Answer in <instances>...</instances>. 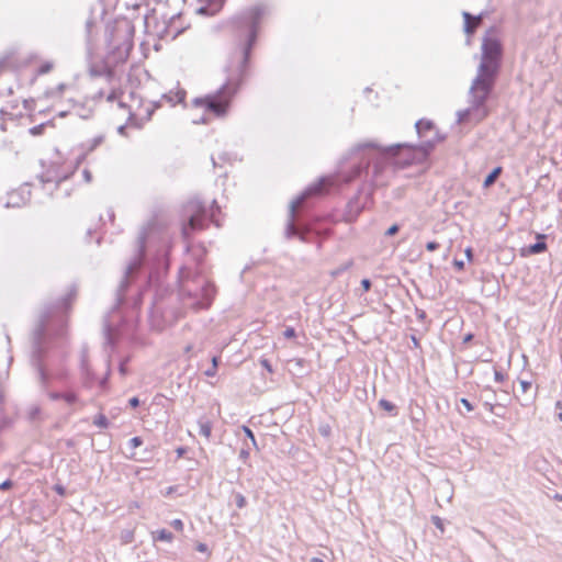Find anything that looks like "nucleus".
Listing matches in <instances>:
<instances>
[{"label": "nucleus", "mask_w": 562, "mask_h": 562, "mask_svg": "<svg viewBox=\"0 0 562 562\" xmlns=\"http://www.w3.org/2000/svg\"><path fill=\"white\" fill-rule=\"evenodd\" d=\"M140 405L138 396H133L128 400V406L131 408H137Z\"/></svg>", "instance_id": "48"}, {"label": "nucleus", "mask_w": 562, "mask_h": 562, "mask_svg": "<svg viewBox=\"0 0 562 562\" xmlns=\"http://www.w3.org/2000/svg\"><path fill=\"white\" fill-rule=\"evenodd\" d=\"M503 168L501 166L494 167L484 178L483 188L492 187L497 178L502 175Z\"/></svg>", "instance_id": "18"}, {"label": "nucleus", "mask_w": 562, "mask_h": 562, "mask_svg": "<svg viewBox=\"0 0 562 562\" xmlns=\"http://www.w3.org/2000/svg\"><path fill=\"white\" fill-rule=\"evenodd\" d=\"M454 266L461 270L463 268V261L454 260Z\"/></svg>", "instance_id": "62"}, {"label": "nucleus", "mask_w": 562, "mask_h": 562, "mask_svg": "<svg viewBox=\"0 0 562 562\" xmlns=\"http://www.w3.org/2000/svg\"><path fill=\"white\" fill-rule=\"evenodd\" d=\"M546 248H524L522 249V256H528V255H531V254H538L542 250H544Z\"/></svg>", "instance_id": "47"}, {"label": "nucleus", "mask_w": 562, "mask_h": 562, "mask_svg": "<svg viewBox=\"0 0 562 562\" xmlns=\"http://www.w3.org/2000/svg\"><path fill=\"white\" fill-rule=\"evenodd\" d=\"M270 12L271 5L260 1L232 18L234 42L240 52L236 70L215 92L194 98L193 106L203 108L217 117H224L228 113L234 97L249 77L252 53L259 40L261 23Z\"/></svg>", "instance_id": "3"}, {"label": "nucleus", "mask_w": 562, "mask_h": 562, "mask_svg": "<svg viewBox=\"0 0 562 562\" xmlns=\"http://www.w3.org/2000/svg\"><path fill=\"white\" fill-rule=\"evenodd\" d=\"M212 1L215 3V5H218V8L221 10L223 9V7H224V4L226 2V0H212Z\"/></svg>", "instance_id": "60"}, {"label": "nucleus", "mask_w": 562, "mask_h": 562, "mask_svg": "<svg viewBox=\"0 0 562 562\" xmlns=\"http://www.w3.org/2000/svg\"><path fill=\"white\" fill-rule=\"evenodd\" d=\"M419 138L418 144L396 143L382 145L375 139H364L353 144V179L366 173L374 186L386 184L384 172L387 167L404 169L412 165L425 162L438 143L446 135L436 130L431 120L420 119L415 123Z\"/></svg>", "instance_id": "2"}, {"label": "nucleus", "mask_w": 562, "mask_h": 562, "mask_svg": "<svg viewBox=\"0 0 562 562\" xmlns=\"http://www.w3.org/2000/svg\"><path fill=\"white\" fill-rule=\"evenodd\" d=\"M199 434L205 438H210L212 434V423L206 417H201L198 420Z\"/></svg>", "instance_id": "19"}, {"label": "nucleus", "mask_w": 562, "mask_h": 562, "mask_svg": "<svg viewBox=\"0 0 562 562\" xmlns=\"http://www.w3.org/2000/svg\"><path fill=\"white\" fill-rule=\"evenodd\" d=\"M222 10L218 8V5H215V3L212 0H207L205 1V4L199 7L195 10V13L198 15L210 18L218 14Z\"/></svg>", "instance_id": "13"}, {"label": "nucleus", "mask_w": 562, "mask_h": 562, "mask_svg": "<svg viewBox=\"0 0 562 562\" xmlns=\"http://www.w3.org/2000/svg\"><path fill=\"white\" fill-rule=\"evenodd\" d=\"M88 153L83 150L75 160L74 171L78 169V167L85 161Z\"/></svg>", "instance_id": "41"}, {"label": "nucleus", "mask_w": 562, "mask_h": 562, "mask_svg": "<svg viewBox=\"0 0 562 562\" xmlns=\"http://www.w3.org/2000/svg\"><path fill=\"white\" fill-rule=\"evenodd\" d=\"M218 213H221V207L216 199L212 200L210 206L199 198L189 200L182 206L179 228L184 246H193L191 243L193 235L209 227L211 223L220 226L216 221V214Z\"/></svg>", "instance_id": "7"}, {"label": "nucleus", "mask_w": 562, "mask_h": 562, "mask_svg": "<svg viewBox=\"0 0 562 562\" xmlns=\"http://www.w3.org/2000/svg\"><path fill=\"white\" fill-rule=\"evenodd\" d=\"M77 288L71 285L69 291L54 302L45 304L36 326L32 331L31 366L35 369L43 390H47L52 380L66 381L68 373L65 369L54 371L47 368L45 361L55 340L61 339L66 333V314L71 308Z\"/></svg>", "instance_id": "4"}, {"label": "nucleus", "mask_w": 562, "mask_h": 562, "mask_svg": "<svg viewBox=\"0 0 562 562\" xmlns=\"http://www.w3.org/2000/svg\"><path fill=\"white\" fill-rule=\"evenodd\" d=\"M345 221L348 222L351 218V198L347 200L345 205Z\"/></svg>", "instance_id": "36"}, {"label": "nucleus", "mask_w": 562, "mask_h": 562, "mask_svg": "<svg viewBox=\"0 0 562 562\" xmlns=\"http://www.w3.org/2000/svg\"><path fill=\"white\" fill-rule=\"evenodd\" d=\"M170 525L177 531H182L184 528L183 521L179 518L173 519Z\"/></svg>", "instance_id": "42"}, {"label": "nucleus", "mask_w": 562, "mask_h": 562, "mask_svg": "<svg viewBox=\"0 0 562 562\" xmlns=\"http://www.w3.org/2000/svg\"><path fill=\"white\" fill-rule=\"evenodd\" d=\"M351 182V165L349 162V151L345 154L339 161L334 173L321 176L317 180L308 184L295 199L289 203L288 221L284 228L286 239L297 237L302 243H308L306 234L300 232L294 224L296 206L304 203V207L312 210L315 202L327 194L340 192Z\"/></svg>", "instance_id": "5"}, {"label": "nucleus", "mask_w": 562, "mask_h": 562, "mask_svg": "<svg viewBox=\"0 0 562 562\" xmlns=\"http://www.w3.org/2000/svg\"><path fill=\"white\" fill-rule=\"evenodd\" d=\"M65 89H66V85L61 82L48 93L50 97L60 95Z\"/></svg>", "instance_id": "39"}, {"label": "nucleus", "mask_w": 562, "mask_h": 562, "mask_svg": "<svg viewBox=\"0 0 562 562\" xmlns=\"http://www.w3.org/2000/svg\"><path fill=\"white\" fill-rule=\"evenodd\" d=\"M176 233L177 228L172 227L161 213L155 212L140 226L135 246H175Z\"/></svg>", "instance_id": "9"}, {"label": "nucleus", "mask_w": 562, "mask_h": 562, "mask_svg": "<svg viewBox=\"0 0 562 562\" xmlns=\"http://www.w3.org/2000/svg\"><path fill=\"white\" fill-rule=\"evenodd\" d=\"M121 94H122V92H121V91H119V90H112V91L106 95V100H108L109 102H114V101H116V100H119V99H120Z\"/></svg>", "instance_id": "40"}, {"label": "nucleus", "mask_w": 562, "mask_h": 562, "mask_svg": "<svg viewBox=\"0 0 562 562\" xmlns=\"http://www.w3.org/2000/svg\"><path fill=\"white\" fill-rule=\"evenodd\" d=\"M133 538H134V532L133 531H127L124 536H123V540L125 543H128V542H132L133 541Z\"/></svg>", "instance_id": "54"}, {"label": "nucleus", "mask_w": 562, "mask_h": 562, "mask_svg": "<svg viewBox=\"0 0 562 562\" xmlns=\"http://www.w3.org/2000/svg\"><path fill=\"white\" fill-rule=\"evenodd\" d=\"M117 105L120 109H130L128 104L121 100L117 101Z\"/></svg>", "instance_id": "61"}, {"label": "nucleus", "mask_w": 562, "mask_h": 562, "mask_svg": "<svg viewBox=\"0 0 562 562\" xmlns=\"http://www.w3.org/2000/svg\"><path fill=\"white\" fill-rule=\"evenodd\" d=\"M143 442V438L139 436H135L128 440V447L132 450L131 454L128 456L130 459H133L138 462H144L148 459L147 457L137 458L136 452L134 451L136 448L140 447Z\"/></svg>", "instance_id": "17"}, {"label": "nucleus", "mask_w": 562, "mask_h": 562, "mask_svg": "<svg viewBox=\"0 0 562 562\" xmlns=\"http://www.w3.org/2000/svg\"><path fill=\"white\" fill-rule=\"evenodd\" d=\"M41 414L40 406H32L29 411V419L34 422Z\"/></svg>", "instance_id": "33"}, {"label": "nucleus", "mask_w": 562, "mask_h": 562, "mask_svg": "<svg viewBox=\"0 0 562 562\" xmlns=\"http://www.w3.org/2000/svg\"><path fill=\"white\" fill-rule=\"evenodd\" d=\"M187 92L183 89L178 90L173 97L165 95L166 99L171 102L172 105L184 103Z\"/></svg>", "instance_id": "23"}, {"label": "nucleus", "mask_w": 562, "mask_h": 562, "mask_svg": "<svg viewBox=\"0 0 562 562\" xmlns=\"http://www.w3.org/2000/svg\"><path fill=\"white\" fill-rule=\"evenodd\" d=\"M188 451V447L186 446H179L177 449H176V453H177V457L178 458H182Z\"/></svg>", "instance_id": "52"}, {"label": "nucleus", "mask_w": 562, "mask_h": 562, "mask_svg": "<svg viewBox=\"0 0 562 562\" xmlns=\"http://www.w3.org/2000/svg\"><path fill=\"white\" fill-rule=\"evenodd\" d=\"M93 425L99 428L106 429L110 426V420L104 414L100 413L94 416Z\"/></svg>", "instance_id": "26"}, {"label": "nucleus", "mask_w": 562, "mask_h": 562, "mask_svg": "<svg viewBox=\"0 0 562 562\" xmlns=\"http://www.w3.org/2000/svg\"><path fill=\"white\" fill-rule=\"evenodd\" d=\"M117 133H119L120 135H125V134H126V125H125V124L120 125V126L117 127Z\"/></svg>", "instance_id": "59"}, {"label": "nucleus", "mask_w": 562, "mask_h": 562, "mask_svg": "<svg viewBox=\"0 0 562 562\" xmlns=\"http://www.w3.org/2000/svg\"><path fill=\"white\" fill-rule=\"evenodd\" d=\"M14 485V482L11 479L4 480L2 483H0V491L5 492L12 488Z\"/></svg>", "instance_id": "37"}, {"label": "nucleus", "mask_w": 562, "mask_h": 562, "mask_svg": "<svg viewBox=\"0 0 562 562\" xmlns=\"http://www.w3.org/2000/svg\"><path fill=\"white\" fill-rule=\"evenodd\" d=\"M171 248H136V254L127 263L124 277L116 290L115 304L104 318V351L108 353L106 371L98 380L102 390L109 387L111 375V357L116 348L114 329L124 331L133 327L137 319L138 310L143 303L144 292L154 290L149 308L151 329L162 331L175 324L181 316V310L176 305L181 301L184 306L195 311L211 307L216 295L215 284L201 274V261L196 262L195 272L191 268H179V290L175 294L164 284V277L170 267Z\"/></svg>", "instance_id": "1"}, {"label": "nucleus", "mask_w": 562, "mask_h": 562, "mask_svg": "<svg viewBox=\"0 0 562 562\" xmlns=\"http://www.w3.org/2000/svg\"><path fill=\"white\" fill-rule=\"evenodd\" d=\"M460 402L467 408L468 412L473 411V405L467 398H461Z\"/></svg>", "instance_id": "55"}, {"label": "nucleus", "mask_w": 562, "mask_h": 562, "mask_svg": "<svg viewBox=\"0 0 562 562\" xmlns=\"http://www.w3.org/2000/svg\"><path fill=\"white\" fill-rule=\"evenodd\" d=\"M241 430L244 431L245 436L250 439L252 447L258 450L259 448L254 431L246 425L241 426Z\"/></svg>", "instance_id": "30"}, {"label": "nucleus", "mask_w": 562, "mask_h": 562, "mask_svg": "<svg viewBox=\"0 0 562 562\" xmlns=\"http://www.w3.org/2000/svg\"><path fill=\"white\" fill-rule=\"evenodd\" d=\"M283 336H284V338H286V339L295 338V337H296V330H295V328H294V327H291V326L286 327V328L284 329V331H283Z\"/></svg>", "instance_id": "35"}, {"label": "nucleus", "mask_w": 562, "mask_h": 562, "mask_svg": "<svg viewBox=\"0 0 562 562\" xmlns=\"http://www.w3.org/2000/svg\"><path fill=\"white\" fill-rule=\"evenodd\" d=\"M154 541L171 542L173 540V533L167 529H159L153 532Z\"/></svg>", "instance_id": "21"}, {"label": "nucleus", "mask_w": 562, "mask_h": 562, "mask_svg": "<svg viewBox=\"0 0 562 562\" xmlns=\"http://www.w3.org/2000/svg\"><path fill=\"white\" fill-rule=\"evenodd\" d=\"M196 551L201 552V553H206L207 555L211 554V551L209 550V547L206 543L204 542H199L195 547Z\"/></svg>", "instance_id": "45"}, {"label": "nucleus", "mask_w": 562, "mask_h": 562, "mask_svg": "<svg viewBox=\"0 0 562 562\" xmlns=\"http://www.w3.org/2000/svg\"><path fill=\"white\" fill-rule=\"evenodd\" d=\"M131 360V357L130 356H126L124 358H122L119 362V373L122 375V376H125L127 375L128 373V368H127V364Z\"/></svg>", "instance_id": "27"}, {"label": "nucleus", "mask_w": 562, "mask_h": 562, "mask_svg": "<svg viewBox=\"0 0 562 562\" xmlns=\"http://www.w3.org/2000/svg\"><path fill=\"white\" fill-rule=\"evenodd\" d=\"M234 498L237 508L241 509L247 505V499L241 493H234Z\"/></svg>", "instance_id": "32"}, {"label": "nucleus", "mask_w": 562, "mask_h": 562, "mask_svg": "<svg viewBox=\"0 0 562 562\" xmlns=\"http://www.w3.org/2000/svg\"><path fill=\"white\" fill-rule=\"evenodd\" d=\"M46 126H54V121L53 120H48L46 122H43L41 124H37L33 127H31L29 130V133L32 135V136H40L44 133Z\"/></svg>", "instance_id": "22"}, {"label": "nucleus", "mask_w": 562, "mask_h": 562, "mask_svg": "<svg viewBox=\"0 0 562 562\" xmlns=\"http://www.w3.org/2000/svg\"><path fill=\"white\" fill-rule=\"evenodd\" d=\"M53 490L56 494H58L59 496H65L67 494V490L64 485L61 484H55L53 486Z\"/></svg>", "instance_id": "43"}, {"label": "nucleus", "mask_w": 562, "mask_h": 562, "mask_svg": "<svg viewBox=\"0 0 562 562\" xmlns=\"http://www.w3.org/2000/svg\"><path fill=\"white\" fill-rule=\"evenodd\" d=\"M74 106H78L77 115L82 120H89L93 115V108L87 106L86 103H78L74 99L68 100Z\"/></svg>", "instance_id": "16"}, {"label": "nucleus", "mask_w": 562, "mask_h": 562, "mask_svg": "<svg viewBox=\"0 0 562 562\" xmlns=\"http://www.w3.org/2000/svg\"><path fill=\"white\" fill-rule=\"evenodd\" d=\"M9 425V420L8 419H3L1 423H0V430H2L5 426Z\"/></svg>", "instance_id": "63"}, {"label": "nucleus", "mask_w": 562, "mask_h": 562, "mask_svg": "<svg viewBox=\"0 0 562 562\" xmlns=\"http://www.w3.org/2000/svg\"><path fill=\"white\" fill-rule=\"evenodd\" d=\"M87 234H88L89 236H90V235H92V234H94V235H95V239H94V241H95L98 245H100V244H101V241H102V236H101V235H99V234L97 233V231H92L91 228H88V229H87Z\"/></svg>", "instance_id": "51"}, {"label": "nucleus", "mask_w": 562, "mask_h": 562, "mask_svg": "<svg viewBox=\"0 0 562 562\" xmlns=\"http://www.w3.org/2000/svg\"><path fill=\"white\" fill-rule=\"evenodd\" d=\"M249 449L248 448H243L240 451H239V460H241L244 463H246V461L248 460L249 458Z\"/></svg>", "instance_id": "46"}, {"label": "nucleus", "mask_w": 562, "mask_h": 562, "mask_svg": "<svg viewBox=\"0 0 562 562\" xmlns=\"http://www.w3.org/2000/svg\"><path fill=\"white\" fill-rule=\"evenodd\" d=\"M310 562H325L323 559L314 557L310 560Z\"/></svg>", "instance_id": "64"}, {"label": "nucleus", "mask_w": 562, "mask_h": 562, "mask_svg": "<svg viewBox=\"0 0 562 562\" xmlns=\"http://www.w3.org/2000/svg\"><path fill=\"white\" fill-rule=\"evenodd\" d=\"M104 95V91L103 90H99L91 99L92 101L94 102H98L99 100H101Z\"/></svg>", "instance_id": "57"}, {"label": "nucleus", "mask_w": 562, "mask_h": 562, "mask_svg": "<svg viewBox=\"0 0 562 562\" xmlns=\"http://www.w3.org/2000/svg\"><path fill=\"white\" fill-rule=\"evenodd\" d=\"M401 229V225L397 223H394L391 225L384 233L385 236H394L396 235Z\"/></svg>", "instance_id": "34"}, {"label": "nucleus", "mask_w": 562, "mask_h": 562, "mask_svg": "<svg viewBox=\"0 0 562 562\" xmlns=\"http://www.w3.org/2000/svg\"><path fill=\"white\" fill-rule=\"evenodd\" d=\"M31 184L29 182L23 183L20 188L12 190L8 193V201L4 203V207L19 209L29 203L31 200Z\"/></svg>", "instance_id": "10"}, {"label": "nucleus", "mask_w": 562, "mask_h": 562, "mask_svg": "<svg viewBox=\"0 0 562 562\" xmlns=\"http://www.w3.org/2000/svg\"><path fill=\"white\" fill-rule=\"evenodd\" d=\"M192 123L195 124V125L207 124L209 123V117L205 116V115H201L199 119H193Z\"/></svg>", "instance_id": "50"}, {"label": "nucleus", "mask_w": 562, "mask_h": 562, "mask_svg": "<svg viewBox=\"0 0 562 562\" xmlns=\"http://www.w3.org/2000/svg\"><path fill=\"white\" fill-rule=\"evenodd\" d=\"M53 69V63L52 61H44L42 63L38 68L36 69L35 76H43L48 74Z\"/></svg>", "instance_id": "28"}, {"label": "nucleus", "mask_w": 562, "mask_h": 562, "mask_svg": "<svg viewBox=\"0 0 562 562\" xmlns=\"http://www.w3.org/2000/svg\"><path fill=\"white\" fill-rule=\"evenodd\" d=\"M482 15H483V13H480L479 15H472L471 13H469L467 11L462 12V16H463V32L468 36L473 35L475 33V29H476V26L474 24H471V20L477 21L479 19L482 18Z\"/></svg>", "instance_id": "14"}, {"label": "nucleus", "mask_w": 562, "mask_h": 562, "mask_svg": "<svg viewBox=\"0 0 562 562\" xmlns=\"http://www.w3.org/2000/svg\"><path fill=\"white\" fill-rule=\"evenodd\" d=\"M211 361H212V366L204 371V375H206L209 378H212V376L216 375L217 368H218V364L221 362V357L220 356H213Z\"/></svg>", "instance_id": "24"}, {"label": "nucleus", "mask_w": 562, "mask_h": 562, "mask_svg": "<svg viewBox=\"0 0 562 562\" xmlns=\"http://www.w3.org/2000/svg\"><path fill=\"white\" fill-rule=\"evenodd\" d=\"M361 286H362L363 292L369 291V290H370V286H371V282H370V280H368V279H363V280L361 281Z\"/></svg>", "instance_id": "56"}, {"label": "nucleus", "mask_w": 562, "mask_h": 562, "mask_svg": "<svg viewBox=\"0 0 562 562\" xmlns=\"http://www.w3.org/2000/svg\"><path fill=\"white\" fill-rule=\"evenodd\" d=\"M90 14H93V9L91 8L90 9ZM95 25V20L92 15H90L87 21H86V25H85V30H86V37H87V42L89 43L91 41V35H92V29L94 27Z\"/></svg>", "instance_id": "25"}, {"label": "nucleus", "mask_w": 562, "mask_h": 562, "mask_svg": "<svg viewBox=\"0 0 562 562\" xmlns=\"http://www.w3.org/2000/svg\"><path fill=\"white\" fill-rule=\"evenodd\" d=\"M135 26L127 18H117L105 26V43L114 63H125L134 47Z\"/></svg>", "instance_id": "8"}, {"label": "nucleus", "mask_w": 562, "mask_h": 562, "mask_svg": "<svg viewBox=\"0 0 562 562\" xmlns=\"http://www.w3.org/2000/svg\"><path fill=\"white\" fill-rule=\"evenodd\" d=\"M544 238H546V235H542V234L538 235L537 241L533 244H530L529 246H547Z\"/></svg>", "instance_id": "49"}, {"label": "nucleus", "mask_w": 562, "mask_h": 562, "mask_svg": "<svg viewBox=\"0 0 562 562\" xmlns=\"http://www.w3.org/2000/svg\"><path fill=\"white\" fill-rule=\"evenodd\" d=\"M502 60L503 44L488 31L482 40L481 61L469 89L473 109H483L492 97L501 74Z\"/></svg>", "instance_id": "6"}, {"label": "nucleus", "mask_w": 562, "mask_h": 562, "mask_svg": "<svg viewBox=\"0 0 562 562\" xmlns=\"http://www.w3.org/2000/svg\"><path fill=\"white\" fill-rule=\"evenodd\" d=\"M47 396L50 401H59L63 397V392L49 391L47 392Z\"/></svg>", "instance_id": "44"}, {"label": "nucleus", "mask_w": 562, "mask_h": 562, "mask_svg": "<svg viewBox=\"0 0 562 562\" xmlns=\"http://www.w3.org/2000/svg\"><path fill=\"white\" fill-rule=\"evenodd\" d=\"M82 177H83L85 181L88 183L92 181V173L89 169H83Z\"/></svg>", "instance_id": "53"}, {"label": "nucleus", "mask_w": 562, "mask_h": 562, "mask_svg": "<svg viewBox=\"0 0 562 562\" xmlns=\"http://www.w3.org/2000/svg\"><path fill=\"white\" fill-rule=\"evenodd\" d=\"M104 142V135H97L91 140H89L87 144H82V148L88 154L95 150L102 143Z\"/></svg>", "instance_id": "20"}, {"label": "nucleus", "mask_w": 562, "mask_h": 562, "mask_svg": "<svg viewBox=\"0 0 562 562\" xmlns=\"http://www.w3.org/2000/svg\"><path fill=\"white\" fill-rule=\"evenodd\" d=\"M469 100H470V104H472V99H471V97H470V95H469ZM472 111L479 112V113L481 114V119H485V117H487V116H488V114H490V110H488V108L486 106V104L484 105V108H483V109H473V108H472V105H470V108H469V109L463 110V111H459V112H458V121H459V122H463V121H465V120L469 117V115H470V113H471Z\"/></svg>", "instance_id": "15"}, {"label": "nucleus", "mask_w": 562, "mask_h": 562, "mask_svg": "<svg viewBox=\"0 0 562 562\" xmlns=\"http://www.w3.org/2000/svg\"><path fill=\"white\" fill-rule=\"evenodd\" d=\"M9 56L0 58V71L8 65Z\"/></svg>", "instance_id": "58"}, {"label": "nucleus", "mask_w": 562, "mask_h": 562, "mask_svg": "<svg viewBox=\"0 0 562 562\" xmlns=\"http://www.w3.org/2000/svg\"><path fill=\"white\" fill-rule=\"evenodd\" d=\"M61 400L67 404L72 405L78 402V395L74 391L63 392Z\"/></svg>", "instance_id": "29"}, {"label": "nucleus", "mask_w": 562, "mask_h": 562, "mask_svg": "<svg viewBox=\"0 0 562 562\" xmlns=\"http://www.w3.org/2000/svg\"><path fill=\"white\" fill-rule=\"evenodd\" d=\"M80 372L82 378V384L85 387L90 389L98 382L94 372L89 366L86 351H83L81 355Z\"/></svg>", "instance_id": "11"}, {"label": "nucleus", "mask_w": 562, "mask_h": 562, "mask_svg": "<svg viewBox=\"0 0 562 562\" xmlns=\"http://www.w3.org/2000/svg\"><path fill=\"white\" fill-rule=\"evenodd\" d=\"M260 364L263 369H266L269 373H272L273 372V368H272V363L270 362L269 359L267 358H261L260 359Z\"/></svg>", "instance_id": "38"}, {"label": "nucleus", "mask_w": 562, "mask_h": 562, "mask_svg": "<svg viewBox=\"0 0 562 562\" xmlns=\"http://www.w3.org/2000/svg\"><path fill=\"white\" fill-rule=\"evenodd\" d=\"M379 405L382 409H384L391 414H395L396 406L392 402H390L387 400H381L379 402Z\"/></svg>", "instance_id": "31"}, {"label": "nucleus", "mask_w": 562, "mask_h": 562, "mask_svg": "<svg viewBox=\"0 0 562 562\" xmlns=\"http://www.w3.org/2000/svg\"><path fill=\"white\" fill-rule=\"evenodd\" d=\"M75 171L72 170L70 173H65V175H61V176H58V177H52L49 175L41 173V175L37 176V179L43 184V187H45L47 183L55 182L54 190H56V189H58L60 183L64 182V181H67L71 177V175Z\"/></svg>", "instance_id": "12"}]
</instances>
